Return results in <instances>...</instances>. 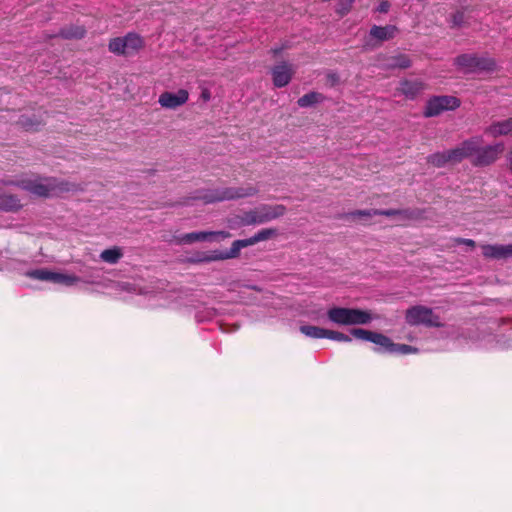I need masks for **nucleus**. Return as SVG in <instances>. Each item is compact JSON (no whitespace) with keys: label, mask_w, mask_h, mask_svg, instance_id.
I'll use <instances>...</instances> for the list:
<instances>
[{"label":"nucleus","mask_w":512,"mask_h":512,"mask_svg":"<svg viewBox=\"0 0 512 512\" xmlns=\"http://www.w3.org/2000/svg\"><path fill=\"white\" fill-rule=\"evenodd\" d=\"M258 192L259 190L257 187L253 185H247L245 187H227L206 191L196 198L202 200L204 203H214L225 200L252 197L257 195Z\"/></svg>","instance_id":"obj_1"},{"label":"nucleus","mask_w":512,"mask_h":512,"mask_svg":"<svg viewBox=\"0 0 512 512\" xmlns=\"http://www.w3.org/2000/svg\"><path fill=\"white\" fill-rule=\"evenodd\" d=\"M328 319L338 325L367 324L371 315L360 309L334 307L327 311Z\"/></svg>","instance_id":"obj_2"},{"label":"nucleus","mask_w":512,"mask_h":512,"mask_svg":"<svg viewBox=\"0 0 512 512\" xmlns=\"http://www.w3.org/2000/svg\"><path fill=\"white\" fill-rule=\"evenodd\" d=\"M455 65L459 71L468 73L490 72L495 70L494 59L476 54H463L455 59Z\"/></svg>","instance_id":"obj_3"},{"label":"nucleus","mask_w":512,"mask_h":512,"mask_svg":"<svg viewBox=\"0 0 512 512\" xmlns=\"http://www.w3.org/2000/svg\"><path fill=\"white\" fill-rule=\"evenodd\" d=\"M286 208L283 205H260L255 209L245 211L246 223L249 226L259 225L283 216Z\"/></svg>","instance_id":"obj_4"},{"label":"nucleus","mask_w":512,"mask_h":512,"mask_svg":"<svg viewBox=\"0 0 512 512\" xmlns=\"http://www.w3.org/2000/svg\"><path fill=\"white\" fill-rule=\"evenodd\" d=\"M473 139H477L479 141L477 149L472 155V164L475 166L490 165L494 163L504 152L505 147L503 143H496L494 145L482 147V137H473Z\"/></svg>","instance_id":"obj_5"},{"label":"nucleus","mask_w":512,"mask_h":512,"mask_svg":"<svg viewBox=\"0 0 512 512\" xmlns=\"http://www.w3.org/2000/svg\"><path fill=\"white\" fill-rule=\"evenodd\" d=\"M406 321L410 325H425L428 327H439L441 321L432 309L425 306H414L407 310Z\"/></svg>","instance_id":"obj_6"},{"label":"nucleus","mask_w":512,"mask_h":512,"mask_svg":"<svg viewBox=\"0 0 512 512\" xmlns=\"http://www.w3.org/2000/svg\"><path fill=\"white\" fill-rule=\"evenodd\" d=\"M276 235H277L276 229L265 228V229L258 231L254 236H252L248 239L235 240L232 243L230 250L227 253L221 255L220 258L221 259L235 258L239 255L240 250L242 248L252 246L261 241L268 240Z\"/></svg>","instance_id":"obj_7"},{"label":"nucleus","mask_w":512,"mask_h":512,"mask_svg":"<svg viewBox=\"0 0 512 512\" xmlns=\"http://www.w3.org/2000/svg\"><path fill=\"white\" fill-rule=\"evenodd\" d=\"M460 104V100L454 96H434L427 101L424 115L426 117L438 116L444 111L455 110Z\"/></svg>","instance_id":"obj_8"},{"label":"nucleus","mask_w":512,"mask_h":512,"mask_svg":"<svg viewBox=\"0 0 512 512\" xmlns=\"http://www.w3.org/2000/svg\"><path fill=\"white\" fill-rule=\"evenodd\" d=\"M351 334L358 339L370 341L376 344L379 347L378 351L393 353L395 343L392 342L390 338L381 333L356 328L351 330Z\"/></svg>","instance_id":"obj_9"},{"label":"nucleus","mask_w":512,"mask_h":512,"mask_svg":"<svg viewBox=\"0 0 512 512\" xmlns=\"http://www.w3.org/2000/svg\"><path fill=\"white\" fill-rule=\"evenodd\" d=\"M294 74L295 68L293 64L288 62L278 63L271 69L272 81L277 88L287 86Z\"/></svg>","instance_id":"obj_10"},{"label":"nucleus","mask_w":512,"mask_h":512,"mask_svg":"<svg viewBox=\"0 0 512 512\" xmlns=\"http://www.w3.org/2000/svg\"><path fill=\"white\" fill-rule=\"evenodd\" d=\"M189 92L186 89H179L177 92H163L158 98V103L165 109H176L187 103Z\"/></svg>","instance_id":"obj_11"},{"label":"nucleus","mask_w":512,"mask_h":512,"mask_svg":"<svg viewBox=\"0 0 512 512\" xmlns=\"http://www.w3.org/2000/svg\"><path fill=\"white\" fill-rule=\"evenodd\" d=\"M478 140L470 138L462 142L454 149L448 150V157L451 164L459 163L465 158L472 160L473 152L477 149Z\"/></svg>","instance_id":"obj_12"},{"label":"nucleus","mask_w":512,"mask_h":512,"mask_svg":"<svg viewBox=\"0 0 512 512\" xmlns=\"http://www.w3.org/2000/svg\"><path fill=\"white\" fill-rule=\"evenodd\" d=\"M231 237L226 231H202L185 234L179 238V243L190 244L197 241H212Z\"/></svg>","instance_id":"obj_13"},{"label":"nucleus","mask_w":512,"mask_h":512,"mask_svg":"<svg viewBox=\"0 0 512 512\" xmlns=\"http://www.w3.org/2000/svg\"><path fill=\"white\" fill-rule=\"evenodd\" d=\"M482 253L486 258H491V259H504V258L512 257V244L483 245Z\"/></svg>","instance_id":"obj_14"},{"label":"nucleus","mask_w":512,"mask_h":512,"mask_svg":"<svg viewBox=\"0 0 512 512\" xmlns=\"http://www.w3.org/2000/svg\"><path fill=\"white\" fill-rule=\"evenodd\" d=\"M485 134L494 138L512 136V118L493 122L485 129Z\"/></svg>","instance_id":"obj_15"},{"label":"nucleus","mask_w":512,"mask_h":512,"mask_svg":"<svg viewBox=\"0 0 512 512\" xmlns=\"http://www.w3.org/2000/svg\"><path fill=\"white\" fill-rule=\"evenodd\" d=\"M398 32V29L394 25L377 26L373 25L370 29L369 35L371 38L376 39L379 42L393 39Z\"/></svg>","instance_id":"obj_16"},{"label":"nucleus","mask_w":512,"mask_h":512,"mask_svg":"<svg viewBox=\"0 0 512 512\" xmlns=\"http://www.w3.org/2000/svg\"><path fill=\"white\" fill-rule=\"evenodd\" d=\"M425 89V84L422 81L414 80V81H403L401 83L400 90L401 92L410 99L415 98L420 92Z\"/></svg>","instance_id":"obj_17"},{"label":"nucleus","mask_w":512,"mask_h":512,"mask_svg":"<svg viewBox=\"0 0 512 512\" xmlns=\"http://www.w3.org/2000/svg\"><path fill=\"white\" fill-rule=\"evenodd\" d=\"M123 39L125 43L126 55L138 52L144 45L142 37L136 33H128L123 37Z\"/></svg>","instance_id":"obj_18"},{"label":"nucleus","mask_w":512,"mask_h":512,"mask_svg":"<svg viewBox=\"0 0 512 512\" xmlns=\"http://www.w3.org/2000/svg\"><path fill=\"white\" fill-rule=\"evenodd\" d=\"M123 256L122 249L113 247L101 252L100 258L102 261L109 264H116Z\"/></svg>","instance_id":"obj_19"},{"label":"nucleus","mask_w":512,"mask_h":512,"mask_svg":"<svg viewBox=\"0 0 512 512\" xmlns=\"http://www.w3.org/2000/svg\"><path fill=\"white\" fill-rule=\"evenodd\" d=\"M324 100V96L321 93L318 92H310L302 97H300L297 101V104L300 107H310L312 105H315L317 103H320Z\"/></svg>","instance_id":"obj_20"},{"label":"nucleus","mask_w":512,"mask_h":512,"mask_svg":"<svg viewBox=\"0 0 512 512\" xmlns=\"http://www.w3.org/2000/svg\"><path fill=\"white\" fill-rule=\"evenodd\" d=\"M300 332L307 337L315 339L326 338V335L328 334L327 329L312 325H302L300 327Z\"/></svg>","instance_id":"obj_21"},{"label":"nucleus","mask_w":512,"mask_h":512,"mask_svg":"<svg viewBox=\"0 0 512 512\" xmlns=\"http://www.w3.org/2000/svg\"><path fill=\"white\" fill-rule=\"evenodd\" d=\"M26 275L35 280L53 283L54 272L45 268L30 270Z\"/></svg>","instance_id":"obj_22"},{"label":"nucleus","mask_w":512,"mask_h":512,"mask_svg":"<svg viewBox=\"0 0 512 512\" xmlns=\"http://www.w3.org/2000/svg\"><path fill=\"white\" fill-rule=\"evenodd\" d=\"M448 151L434 153L427 158V162L435 167H443L450 163Z\"/></svg>","instance_id":"obj_23"},{"label":"nucleus","mask_w":512,"mask_h":512,"mask_svg":"<svg viewBox=\"0 0 512 512\" xmlns=\"http://www.w3.org/2000/svg\"><path fill=\"white\" fill-rule=\"evenodd\" d=\"M401 213H402L401 211L393 210V209H389V210L372 209V210H357V211L353 212L351 215L353 217L372 216V215L393 216V215L401 214Z\"/></svg>","instance_id":"obj_24"},{"label":"nucleus","mask_w":512,"mask_h":512,"mask_svg":"<svg viewBox=\"0 0 512 512\" xmlns=\"http://www.w3.org/2000/svg\"><path fill=\"white\" fill-rule=\"evenodd\" d=\"M80 281V278L75 275L54 272L53 283L62 284L65 286H72Z\"/></svg>","instance_id":"obj_25"},{"label":"nucleus","mask_w":512,"mask_h":512,"mask_svg":"<svg viewBox=\"0 0 512 512\" xmlns=\"http://www.w3.org/2000/svg\"><path fill=\"white\" fill-rule=\"evenodd\" d=\"M85 34V29L81 26H71L69 28L61 29L59 35L66 39L82 38Z\"/></svg>","instance_id":"obj_26"},{"label":"nucleus","mask_w":512,"mask_h":512,"mask_svg":"<svg viewBox=\"0 0 512 512\" xmlns=\"http://www.w3.org/2000/svg\"><path fill=\"white\" fill-rule=\"evenodd\" d=\"M246 215L243 212L242 214H237L229 217L227 219V226L230 229L236 230L244 226H249L248 223H246Z\"/></svg>","instance_id":"obj_27"},{"label":"nucleus","mask_w":512,"mask_h":512,"mask_svg":"<svg viewBox=\"0 0 512 512\" xmlns=\"http://www.w3.org/2000/svg\"><path fill=\"white\" fill-rule=\"evenodd\" d=\"M410 65H411V61L406 54H398L397 56L392 57L391 62L389 64V66L391 68H402V69L408 68V67H410Z\"/></svg>","instance_id":"obj_28"},{"label":"nucleus","mask_w":512,"mask_h":512,"mask_svg":"<svg viewBox=\"0 0 512 512\" xmlns=\"http://www.w3.org/2000/svg\"><path fill=\"white\" fill-rule=\"evenodd\" d=\"M109 50L117 55H126L125 43L123 37H117L109 42Z\"/></svg>","instance_id":"obj_29"},{"label":"nucleus","mask_w":512,"mask_h":512,"mask_svg":"<svg viewBox=\"0 0 512 512\" xmlns=\"http://www.w3.org/2000/svg\"><path fill=\"white\" fill-rule=\"evenodd\" d=\"M327 333L328 334L326 335V338H328V339L339 341V342H350L351 341V337L344 333L333 331V330H328V329H327Z\"/></svg>","instance_id":"obj_30"},{"label":"nucleus","mask_w":512,"mask_h":512,"mask_svg":"<svg viewBox=\"0 0 512 512\" xmlns=\"http://www.w3.org/2000/svg\"><path fill=\"white\" fill-rule=\"evenodd\" d=\"M417 352V349L406 344H396L393 349V353H399V354H409V353H415Z\"/></svg>","instance_id":"obj_31"},{"label":"nucleus","mask_w":512,"mask_h":512,"mask_svg":"<svg viewBox=\"0 0 512 512\" xmlns=\"http://www.w3.org/2000/svg\"><path fill=\"white\" fill-rule=\"evenodd\" d=\"M19 123H20V124H21V126H22L23 128H25L26 130H34V129H36V128L39 126V124H40V122H32V121H30V120H29L27 117H25V116H22V117H21V119H20Z\"/></svg>","instance_id":"obj_32"},{"label":"nucleus","mask_w":512,"mask_h":512,"mask_svg":"<svg viewBox=\"0 0 512 512\" xmlns=\"http://www.w3.org/2000/svg\"><path fill=\"white\" fill-rule=\"evenodd\" d=\"M452 23L454 26H461L464 23V12L458 11L453 15Z\"/></svg>","instance_id":"obj_33"},{"label":"nucleus","mask_w":512,"mask_h":512,"mask_svg":"<svg viewBox=\"0 0 512 512\" xmlns=\"http://www.w3.org/2000/svg\"><path fill=\"white\" fill-rule=\"evenodd\" d=\"M454 243L456 245L465 244V245L470 246V247H474L475 246V242L473 240H471V239L455 238L454 239Z\"/></svg>","instance_id":"obj_34"},{"label":"nucleus","mask_w":512,"mask_h":512,"mask_svg":"<svg viewBox=\"0 0 512 512\" xmlns=\"http://www.w3.org/2000/svg\"><path fill=\"white\" fill-rule=\"evenodd\" d=\"M390 9V3L388 1H382L377 7L379 13H387Z\"/></svg>","instance_id":"obj_35"},{"label":"nucleus","mask_w":512,"mask_h":512,"mask_svg":"<svg viewBox=\"0 0 512 512\" xmlns=\"http://www.w3.org/2000/svg\"><path fill=\"white\" fill-rule=\"evenodd\" d=\"M201 98L205 102H207V101H209L211 99V93H210V91L207 88L202 90Z\"/></svg>","instance_id":"obj_36"},{"label":"nucleus","mask_w":512,"mask_h":512,"mask_svg":"<svg viewBox=\"0 0 512 512\" xmlns=\"http://www.w3.org/2000/svg\"><path fill=\"white\" fill-rule=\"evenodd\" d=\"M508 161H509V168L512 172V150L509 153Z\"/></svg>","instance_id":"obj_37"},{"label":"nucleus","mask_w":512,"mask_h":512,"mask_svg":"<svg viewBox=\"0 0 512 512\" xmlns=\"http://www.w3.org/2000/svg\"><path fill=\"white\" fill-rule=\"evenodd\" d=\"M281 49L279 48H273L271 52L274 54V56H277L280 53Z\"/></svg>","instance_id":"obj_38"}]
</instances>
